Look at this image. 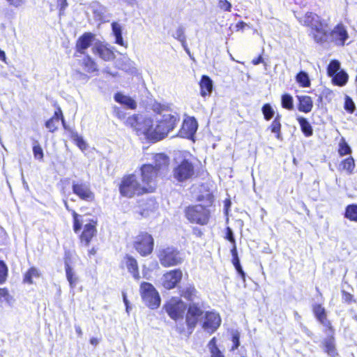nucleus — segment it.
<instances>
[{"label":"nucleus","mask_w":357,"mask_h":357,"mask_svg":"<svg viewBox=\"0 0 357 357\" xmlns=\"http://www.w3.org/2000/svg\"><path fill=\"white\" fill-rule=\"evenodd\" d=\"M152 109L161 116L160 119H157L155 124L158 139L160 140L174 129L180 120V116L169 105L167 104L155 102L152 105Z\"/></svg>","instance_id":"f257e3e1"},{"label":"nucleus","mask_w":357,"mask_h":357,"mask_svg":"<svg viewBox=\"0 0 357 357\" xmlns=\"http://www.w3.org/2000/svg\"><path fill=\"white\" fill-rule=\"evenodd\" d=\"M126 124L133 128L137 135H144L150 140L159 141L157 136L155 125L151 118L144 117L142 115H132L126 120Z\"/></svg>","instance_id":"f03ea898"},{"label":"nucleus","mask_w":357,"mask_h":357,"mask_svg":"<svg viewBox=\"0 0 357 357\" xmlns=\"http://www.w3.org/2000/svg\"><path fill=\"white\" fill-rule=\"evenodd\" d=\"M195 174V165L191 160L183 158L175 160L172 175L178 182L183 183L189 181Z\"/></svg>","instance_id":"7ed1b4c3"},{"label":"nucleus","mask_w":357,"mask_h":357,"mask_svg":"<svg viewBox=\"0 0 357 357\" xmlns=\"http://www.w3.org/2000/svg\"><path fill=\"white\" fill-rule=\"evenodd\" d=\"M119 190L122 195L128 197L149 192V189L146 186L137 181V176L135 174H130L124 177Z\"/></svg>","instance_id":"20e7f679"},{"label":"nucleus","mask_w":357,"mask_h":357,"mask_svg":"<svg viewBox=\"0 0 357 357\" xmlns=\"http://www.w3.org/2000/svg\"><path fill=\"white\" fill-rule=\"evenodd\" d=\"M158 257L164 267L180 265L184 261L183 255L174 247H167L158 251Z\"/></svg>","instance_id":"39448f33"},{"label":"nucleus","mask_w":357,"mask_h":357,"mask_svg":"<svg viewBox=\"0 0 357 357\" xmlns=\"http://www.w3.org/2000/svg\"><path fill=\"white\" fill-rule=\"evenodd\" d=\"M185 217L192 223L205 225L210 218V211L207 206L202 204L188 206L185 211Z\"/></svg>","instance_id":"423d86ee"},{"label":"nucleus","mask_w":357,"mask_h":357,"mask_svg":"<svg viewBox=\"0 0 357 357\" xmlns=\"http://www.w3.org/2000/svg\"><path fill=\"white\" fill-rule=\"evenodd\" d=\"M140 294L144 303L151 309H156L160 305V296L151 283L144 282L140 285Z\"/></svg>","instance_id":"0eeeda50"},{"label":"nucleus","mask_w":357,"mask_h":357,"mask_svg":"<svg viewBox=\"0 0 357 357\" xmlns=\"http://www.w3.org/2000/svg\"><path fill=\"white\" fill-rule=\"evenodd\" d=\"M153 238L147 232L140 233L134 241L135 249L144 257L150 255L153 252Z\"/></svg>","instance_id":"6e6552de"},{"label":"nucleus","mask_w":357,"mask_h":357,"mask_svg":"<svg viewBox=\"0 0 357 357\" xmlns=\"http://www.w3.org/2000/svg\"><path fill=\"white\" fill-rule=\"evenodd\" d=\"M204 313L198 303L192 302L189 304L185 315V323L189 334L193 332L199 320L204 315Z\"/></svg>","instance_id":"1a4fd4ad"},{"label":"nucleus","mask_w":357,"mask_h":357,"mask_svg":"<svg viewBox=\"0 0 357 357\" xmlns=\"http://www.w3.org/2000/svg\"><path fill=\"white\" fill-rule=\"evenodd\" d=\"M164 308L168 315L172 319L176 321L183 319L187 305L179 298L174 297L166 303Z\"/></svg>","instance_id":"9d476101"},{"label":"nucleus","mask_w":357,"mask_h":357,"mask_svg":"<svg viewBox=\"0 0 357 357\" xmlns=\"http://www.w3.org/2000/svg\"><path fill=\"white\" fill-rule=\"evenodd\" d=\"M140 170L142 185L149 189V192H152L155 188V181L159 172L151 164L142 165Z\"/></svg>","instance_id":"9b49d317"},{"label":"nucleus","mask_w":357,"mask_h":357,"mask_svg":"<svg viewBox=\"0 0 357 357\" xmlns=\"http://www.w3.org/2000/svg\"><path fill=\"white\" fill-rule=\"evenodd\" d=\"M310 26L312 29L313 38L317 43L328 41V24L324 20H321L319 16L317 15V19L312 21Z\"/></svg>","instance_id":"f8f14e48"},{"label":"nucleus","mask_w":357,"mask_h":357,"mask_svg":"<svg viewBox=\"0 0 357 357\" xmlns=\"http://www.w3.org/2000/svg\"><path fill=\"white\" fill-rule=\"evenodd\" d=\"M72 190L79 199L86 202H93L95 198L94 193L91 191L90 185L82 181L72 183Z\"/></svg>","instance_id":"ddd939ff"},{"label":"nucleus","mask_w":357,"mask_h":357,"mask_svg":"<svg viewBox=\"0 0 357 357\" xmlns=\"http://www.w3.org/2000/svg\"><path fill=\"white\" fill-rule=\"evenodd\" d=\"M183 277L180 269H174L164 274L161 278L162 285L166 289H172L176 287Z\"/></svg>","instance_id":"4468645a"},{"label":"nucleus","mask_w":357,"mask_h":357,"mask_svg":"<svg viewBox=\"0 0 357 357\" xmlns=\"http://www.w3.org/2000/svg\"><path fill=\"white\" fill-rule=\"evenodd\" d=\"M204 317L203 329L209 333H214L221 324L220 315L214 312L207 311L204 313Z\"/></svg>","instance_id":"2eb2a0df"},{"label":"nucleus","mask_w":357,"mask_h":357,"mask_svg":"<svg viewBox=\"0 0 357 357\" xmlns=\"http://www.w3.org/2000/svg\"><path fill=\"white\" fill-rule=\"evenodd\" d=\"M198 123L194 117L184 120L182 128L179 131V136L185 138H192L196 133Z\"/></svg>","instance_id":"dca6fc26"},{"label":"nucleus","mask_w":357,"mask_h":357,"mask_svg":"<svg viewBox=\"0 0 357 357\" xmlns=\"http://www.w3.org/2000/svg\"><path fill=\"white\" fill-rule=\"evenodd\" d=\"M348 37L347 31L342 25L336 26L331 31L328 29V40L339 41L341 45H344Z\"/></svg>","instance_id":"f3484780"},{"label":"nucleus","mask_w":357,"mask_h":357,"mask_svg":"<svg viewBox=\"0 0 357 357\" xmlns=\"http://www.w3.org/2000/svg\"><path fill=\"white\" fill-rule=\"evenodd\" d=\"M94 38L95 36L90 32H86L82 35L76 43L77 52L84 54L85 51L91 45Z\"/></svg>","instance_id":"a211bd4d"},{"label":"nucleus","mask_w":357,"mask_h":357,"mask_svg":"<svg viewBox=\"0 0 357 357\" xmlns=\"http://www.w3.org/2000/svg\"><path fill=\"white\" fill-rule=\"evenodd\" d=\"M96 221L91 220L89 223L84 225V231L81 234L80 238L81 241L84 243L86 246L89 245L91 240L96 234Z\"/></svg>","instance_id":"6ab92c4d"},{"label":"nucleus","mask_w":357,"mask_h":357,"mask_svg":"<svg viewBox=\"0 0 357 357\" xmlns=\"http://www.w3.org/2000/svg\"><path fill=\"white\" fill-rule=\"evenodd\" d=\"M313 313L319 321V322L324 326L332 330V326L329 320L327 319V314L326 310L321 304H315L312 307Z\"/></svg>","instance_id":"aec40b11"},{"label":"nucleus","mask_w":357,"mask_h":357,"mask_svg":"<svg viewBox=\"0 0 357 357\" xmlns=\"http://www.w3.org/2000/svg\"><path fill=\"white\" fill-rule=\"evenodd\" d=\"M93 53L98 55L102 60L108 61L114 59V52L101 43H96L92 48Z\"/></svg>","instance_id":"412c9836"},{"label":"nucleus","mask_w":357,"mask_h":357,"mask_svg":"<svg viewBox=\"0 0 357 357\" xmlns=\"http://www.w3.org/2000/svg\"><path fill=\"white\" fill-rule=\"evenodd\" d=\"M324 351L330 357H336L338 355L335 347V341L333 335H329L323 341Z\"/></svg>","instance_id":"4be33fe9"},{"label":"nucleus","mask_w":357,"mask_h":357,"mask_svg":"<svg viewBox=\"0 0 357 357\" xmlns=\"http://www.w3.org/2000/svg\"><path fill=\"white\" fill-rule=\"evenodd\" d=\"M154 165L153 167L157 169V172L165 170L167 168L169 164V157L164 153H157L154 155Z\"/></svg>","instance_id":"5701e85b"},{"label":"nucleus","mask_w":357,"mask_h":357,"mask_svg":"<svg viewBox=\"0 0 357 357\" xmlns=\"http://www.w3.org/2000/svg\"><path fill=\"white\" fill-rule=\"evenodd\" d=\"M114 100L121 105L126 106L127 108L134 109L137 107V103L130 96L123 95V93L118 92L114 95Z\"/></svg>","instance_id":"b1692460"},{"label":"nucleus","mask_w":357,"mask_h":357,"mask_svg":"<svg viewBox=\"0 0 357 357\" xmlns=\"http://www.w3.org/2000/svg\"><path fill=\"white\" fill-rule=\"evenodd\" d=\"M124 262L128 271L132 274L135 279L138 280L139 278V273L137 260L132 257L127 255L124 259Z\"/></svg>","instance_id":"393cba45"},{"label":"nucleus","mask_w":357,"mask_h":357,"mask_svg":"<svg viewBox=\"0 0 357 357\" xmlns=\"http://www.w3.org/2000/svg\"><path fill=\"white\" fill-rule=\"evenodd\" d=\"M297 98L299 101L298 110L305 113L310 112L313 107L312 98L307 96H298Z\"/></svg>","instance_id":"a878e982"},{"label":"nucleus","mask_w":357,"mask_h":357,"mask_svg":"<svg viewBox=\"0 0 357 357\" xmlns=\"http://www.w3.org/2000/svg\"><path fill=\"white\" fill-rule=\"evenodd\" d=\"M201 95L205 97L206 95L210 94L213 89V81L207 75H203L202 77L200 83Z\"/></svg>","instance_id":"bb28decb"},{"label":"nucleus","mask_w":357,"mask_h":357,"mask_svg":"<svg viewBox=\"0 0 357 357\" xmlns=\"http://www.w3.org/2000/svg\"><path fill=\"white\" fill-rule=\"evenodd\" d=\"M181 295L185 299L194 302V300L197 298V291L194 286L188 284L181 288Z\"/></svg>","instance_id":"cd10ccee"},{"label":"nucleus","mask_w":357,"mask_h":357,"mask_svg":"<svg viewBox=\"0 0 357 357\" xmlns=\"http://www.w3.org/2000/svg\"><path fill=\"white\" fill-rule=\"evenodd\" d=\"M300 125L301 131L305 137H310L313 135V129L307 119L303 116H299L297 119Z\"/></svg>","instance_id":"c85d7f7f"},{"label":"nucleus","mask_w":357,"mask_h":357,"mask_svg":"<svg viewBox=\"0 0 357 357\" xmlns=\"http://www.w3.org/2000/svg\"><path fill=\"white\" fill-rule=\"evenodd\" d=\"M349 75L344 70H340L332 77L333 83L340 86H344L347 83Z\"/></svg>","instance_id":"c756f323"},{"label":"nucleus","mask_w":357,"mask_h":357,"mask_svg":"<svg viewBox=\"0 0 357 357\" xmlns=\"http://www.w3.org/2000/svg\"><path fill=\"white\" fill-rule=\"evenodd\" d=\"M112 29L113 35L115 37V43L118 45L125 46L123 39L122 37L121 26L117 22H112Z\"/></svg>","instance_id":"7c9ffc66"},{"label":"nucleus","mask_w":357,"mask_h":357,"mask_svg":"<svg viewBox=\"0 0 357 357\" xmlns=\"http://www.w3.org/2000/svg\"><path fill=\"white\" fill-rule=\"evenodd\" d=\"M82 66L84 67V70L89 73L98 71L97 64L89 55L84 58L82 61Z\"/></svg>","instance_id":"2f4dec72"},{"label":"nucleus","mask_w":357,"mask_h":357,"mask_svg":"<svg viewBox=\"0 0 357 357\" xmlns=\"http://www.w3.org/2000/svg\"><path fill=\"white\" fill-rule=\"evenodd\" d=\"M65 270L66 278L69 282L70 287L73 289L76 286L77 278L75 276L72 267L66 261L65 262Z\"/></svg>","instance_id":"473e14b6"},{"label":"nucleus","mask_w":357,"mask_h":357,"mask_svg":"<svg viewBox=\"0 0 357 357\" xmlns=\"http://www.w3.org/2000/svg\"><path fill=\"white\" fill-rule=\"evenodd\" d=\"M355 167V162L354 158L350 156L343 160L340 164V169L345 170L349 174H352Z\"/></svg>","instance_id":"72a5a7b5"},{"label":"nucleus","mask_w":357,"mask_h":357,"mask_svg":"<svg viewBox=\"0 0 357 357\" xmlns=\"http://www.w3.org/2000/svg\"><path fill=\"white\" fill-rule=\"evenodd\" d=\"M296 81L302 87H308L310 86V79L308 74L305 71H300L296 76Z\"/></svg>","instance_id":"f704fd0d"},{"label":"nucleus","mask_w":357,"mask_h":357,"mask_svg":"<svg viewBox=\"0 0 357 357\" xmlns=\"http://www.w3.org/2000/svg\"><path fill=\"white\" fill-rule=\"evenodd\" d=\"M70 135L71 139L75 142L77 146L82 151L86 149V144L84 139L79 136L77 131L75 130H70Z\"/></svg>","instance_id":"c9c22d12"},{"label":"nucleus","mask_w":357,"mask_h":357,"mask_svg":"<svg viewBox=\"0 0 357 357\" xmlns=\"http://www.w3.org/2000/svg\"><path fill=\"white\" fill-rule=\"evenodd\" d=\"M32 149H33V154L34 158L40 162L43 161V158H44L43 150L38 140H33Z\"/></svg>","instance_id":"e433bc0d"},{"label":"nucleus","mask_w":357,"mask_h":357,"mask_svg":"<svg viewBox=\"0 0 357 357\" xmlns=\"http://www.w3.org/2000/svg\"><path fill=\"white\" fill-rule=\"evenodd\" d=\"M345 218L347 219L357 222V205L350 204L346 207Z\"/></svg>","instance_id":"4c0bfd02"},{"label":"nucleus","mask_w":357,"mask_h":357,"mask_svg":"<svg viewBox=\"0 0 357 357\" xmlns=\"http://www.w3.org/2000/svg\"><path fill=\"white\" fill-rule=\"evenodd\" d=\"M341 70L340 63L337 60H333L328 66L327 73L329 77H332Z\"/></svg>","instance_id":"58836bf2"},{"label":"nucleus","mask_w":357,"mask_h":357,"mask_svg":"<svg viewBox=\"0 0 357 357\" xmlns=\"http://www.w3.org/2000/svg\"><path fill=\"white\" fill-rule=\"evenodd\" d=\"M208 347L211 354V357H224L222 352L216 345V339L213 337L208 342Z\"/></svg>","instance_id":"ea45409f"},{"label":"nucleus","mask_w":357,"mask_h":357,"mask_svg":"<svg viewBox=\"0 0 357 357\" xmlns=\"http://www.w3.org/2000/svg\"><path fill=\"white\" fill-rule=\"evenodd\" d=\"M40 273L38 270L35 267H31L29 269V271L25 273L24 278V282L29 284L33 283V278H39Z\"/></svg>","instance_id":"a19ab883"},{"label":"nucleus","mask_w":357,"mask_h":357,"mask_svg":"<svg viewBox=\"0 0 357 357\" xmlns=\"http://www.w3.org/2000/svg\"><path fill=\"white\" fill-rule=\"evenodd\" d=\"M317 19V14L312 12H308L303 17H298L299 22L305 26H310L312 21Z\"/></svg>","instance_id":"79ce46f5"},{"label":"nucleus","mask_w":357,"mask_h":357,"mask_svg":"<svg viewBox=\"0 0 357 357\" xmlns=\"http://www.w3.org/2000/svg\"><path fill=\"white\" fill-rule=\"evenodd\" d=\"M338 153L342 156L350 154L351 153V147L343 137L341 139L339 143Z\"/></svg>","instance_id":"37998d69"},{"label":"nucleus","mask_w":357,"mask_h":357,"mask_svg":"<svg viewBox=\"0 0 357 357\" xmlns=\"http://www.w3.org/2000/svg\"><path fill=\"white\" fill-rule=\"evenodd\" d=\"M172 36L178 40L181 44L186 42V36L185 35V28L183 26H179L176 31L172 34Z\"/></svg>","instance_id":"c03bdc74"},{"label":"nucleus","mask_w":357,"mask_h":357,"mask_svg":"<svg viewBox=\"0 0 357 357\" xmlns=\"http://www.w3.org/2000/svg\"><path fill=\"white\" fill-rule=\"evenodd\" d=\"M281 103L282 107L287 109H292L294 108L293 98L291 95L286 93L282 96Z\"/></svg>","instance_id":"a18cd8bd"},{"label":"nucleus","mask_w":357,"mask_h":357,"mask_svg":"<svg viewBox=\"0 0 357 357\" xmlns=\"http://www.w3.org/2000/svg\"><path fill=\"white\" fill-rule=\"evenodd\" d=\"M261 111L264 114V119L266 121H269L270 119H271L273 117L274 114H275V112H274L273 107L268 103L264 105V106L262 107Z\"/></svg>","instance_id":"49530a36"},{"label":"nucleus","mask_w":357,"mask_h":357,"mask_svg":"<svg viewBox=\"0 0 357 357\" xmlns=\"http://www.w3.org/2000/svg\"><path fill=\"white\" fill-rule=\"evenodd\" d=\"M271 132L276 134V138L278 139H282L281 135V123L278 120H273L271 125Z\"/></svg>","instance_id":"de8ad7c7"},{"label":"nucleus","mask_w":357,"mask_h":357,"mask_svg":"<svg viewBox=\"0 0 357 357\" xmlns=\"http://www.w3.org/2000/svg\"><path fill=\"white\" fill-rule=\"evenodd\" d=\"M344 108L347 112L351 114L353 113L356 109L354 102L353 101L352 98L348 96H345Z\"/></svg>","instance_id":"09e8293b"},{"label":"nucleus","mask_w":357,"mask_h":357,"mask_svg":"<svg viewBox=\"0 0 357 357\" xmlns=\"http://www.w3.org/2000/svg\"><path fill=\"white\" fill-rule=\"evenodd\" d=\"M72 214L73 216V229L75 233H77L82 229V224L79 220V215L75 211H72Z\"/></svg>","instance_id":"8fccbe9b"},{"label":"nucleus","mask_w":357,"mask_h":357,"mask_svg":"<svg viewBox=\"0 0 357 357\" xmlns=\"http://www.w3.org/2000/svg\"><path fill=\"white\" fill-rule=\"evenodd\" d=\"M8 275V267L3 261H0V284L3 283Z\"/></svg>","instance_id":"3c124183"},{"label":"nucleus","mask_w":357,"mask_h":357,"mask_svg":"<svg viewBox=\"0 0 357 357\" xmlns=\"http://www.w3.org/2000/svg\"><path fill=\"white\" fill-rule=\"evenodd\" d=\"M325 98L328 102H330L333 98V93L328 89H325L321 92V95L319 97V100L322 102L323 98Z\"/></svg>","instance_id":"603ef678"},{"label":"nucleus","mask_w":357,"mask_h":357,"mask_svg":"<svg viewBox=\"0 0 357 357\" xmlns=\"http://www.w3.org/2000/svg\"><path fill=\"white\" fill-rule=\"evenodd\" d=\"M56 118H51L45 123L46 128L49 130L50 132H54L57 129V123Z\"/></svg>","instance_id":"864d4df0"},{"label":"nucleus","mask_w":357,"mask_h":357,"mask_svg":"<svg viewBox=\"0 0 357 357\" xmlns=\"http://www.w3.org/2000/svg\"><path fill=\"white\" fill-rule=\"evenodd\" d=\"M225 238L229 242H231L232 244L236 243L234 232H233L232 229L230 227H227V229H226V236H225Z\"/></svg>","instance_id":"5fc2aeb1"},{"label":"nucleus","mask_w":357,"mask_h":357,"mask_svg":"<svg viewBox=\"0 0 357 357\" xmlns=\"http://www.w3.org/2000/svg\"><path fill=\"white\" fill-rule=\"evenodd\" d=\"M57 4L59 7V15H63L64 10L68 7L67 0H57Z\"/></svg>","instance_id":"6e6d98bb"},{"label":"nucleus","mask_w":357,"mask_h":357,"mask_svg":"<svg viewBox=\"0 0 357 357\" xmlns=\"http://www.w3.org/2000/svg\"><path fill=\"white\" fill-rule=\"evenodd\" d=\"M232 342H233V346L231 347V350H235L240 345L239 334L238 333H234L232 335Z\"/></svg>","instance_id":"4d7b16f0"},{"label":"nucleus","mask_w":357,"mask_h":357,"mask_svg":"<svg viewBox=\"0 0 357 357\" xmlns=\"http://www.w3.org/2000/svg\"><path fill=\"white\" fill-rule=\"evenodd\" d=\"M342 293V299L344 302L350 303L353 301V295L343 290Z\"/></svg>","instance_id":"13d9d810"},{"label":"nucleus","mask_w":357,"mask_h":357,"mask_svg":"<svg viewBox=\"0 0 357 357\" xmlns=\"http://www.w3.org/2000/svg\"><path fill=\"white\" fill-rule=\"evenodd\" d=\"M8 296V291L6 289H0V304L3 303V300H7Z\"/></svg>","instance_id":"bf43d9fd"},{"label":"nucleus","mask_w":357,"mask_h":357,"mask_svg":"<svg viewBox=\"0 0 357 357\" xmlns=\"http://www.w3.org/2000/svg\"><path fill=\"white\" fill-rule=\"evenodd\" d=\"M10 5L16 8L22 6L25 3V0H6Z\"/></svg>","instance_id":"052dcab7"},{"label":"nucleus","mask_w":357,"mask_h":357,"mask_svg":"<svg viewBox=\"0 0 357 357\" xmlns=\"http://www.w3.org/2000/svg\"><path fill=\"white\" fill-rule=\"evenodd\" d=\"M220 7L222 9L225 10H227V11H229L230 10L231 8V5L229 2H228L227 1H221L220 2Z\"/></svg>","instance_id":"680f3d73"},{"label":"nucleus","mask_w":357,"mask_h":357,"mask_svg":"<svg viewBox=\"0 0 357 357\" xmlns=\"http://www.w3.org/2000/svg\"><path fill=\"white\" fill-rule=\"evenodd\" d=\"M237 273L240 275V276L241 277V278L245 280V272L243 271V268H242V266L241 265H239L236 267H235Z\"/></svg>","instance_id":"e2e57ef3"},{"label":"nucleus","mask_w":357,"mask_h":357,"mask_svg":"<svg viewBox=\"0 0 357 357\" xmlns=\"http://www.w3.org/2000/svg\"><path fill=\"white\" fill-rule=\"evenodd\" d=\"M62 117H63L62 111L60 108H59L58 110L54 112V115L52 118H56V121L59 122V119H62Z\"/></svg>","instance_id":"0e129e2a"},{"label":"nucleus","mask_w":357,"mask_h":357,"mask_svg":"<svg viewBox=\"0 0 357 357\" xmlns=\"http://www.w3.org/2000/svg\"><path fill=\"white\" fill-rule=\"evenodd\" d=\"M192 233L194 235H195L197 237H201L203 234L202 230L197 227L193 228Z\"/></svg>","instance_id":"69168bd1"},{"label":"nucleus","mask_w":357,"mask_h":357,"mask_svg":"<svg viewBox=\"0 0 357 357\" xmlns=\"http://www.w3.org/2000/svg\"><path fill=\"white\" fill-rule=\"evenodd\" d=\"M176 331L180 333V334H182L185 332V326H184V324H177L176 326Z\"/></svg>","instance_id":"338daca9"},{"label":"nucleus","mask_w":357,"mask_h":357,"mask_svg":"<svg viewBox=\"0 0 357 357\" xmlns=\"http://www.w3.org/2000/svg\"><path fill=\"white\" fill-rule=\"evenodd\" d=\"M75 332L77 334V335L79 337H81L83 334L81 327L79 325H75Z\"/></svg>","instance_id":"774afa93"}]
</instances>
